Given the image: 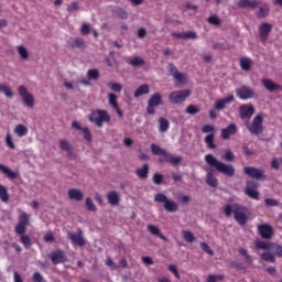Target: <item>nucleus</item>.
<instances>
[{
  "label": "nucleus",
  "instance_id": "obj_10",
  "mask_svg": "<svg viewBox=\"0 0 282 282\" xmlns=\"http://www.w3.org/2000/svg\"><path fill=\"white\" fill-rule=\"evenodd\" d=\"M162 105V94L154 93L148 100L147 113L155 116V108Z\"/></svg>",
  "mask_w": 282,
  "mask_h": 282
},
{
  "label": "nucleus",
  "instance_id": "obj_27",
  "mask_svg": "<svg viewBox=\"0 0 282 282\" xmlns=\"http://www.w3.org/2000/svg\"><path fill=\"white\" fill-rule=\"evenodd\" d=\"M239 65L242 72H250V69H252V65H254V62H252L250 57H242L239 59Z\"/></svg>",
  "mask_w": 282,
  "mask_h": 282
},
{
  "label": "nucleus",
  "instance_id": "obj_57",
  "mask_svg": "<svg viewBox=\"0 0 282 282\" xmlns=\"http://www.w3.org/2000/svg\"><path fill=\"white\" fill-rule=\"evenodd\" d=\"M152 181L154 182V184L160 185L164 181V175L155 173L153 174Z\"/></svg>",
  "mask_w": 282,
  "mask_h": 282
},
{
  "label": "nucleus",
  "instance_id": "obj_45",
  "mask_svg": "<svg viewBox=\"0 0 282 282\" xmlns=\"http://www.w3.org/2000/svg\"><path fill=\"white\" fill-rule=\"evenodd\" d=\"M182 156H173L169 154V159H165V162H170V164H173V166H177L182 163Z\"/></svg>",
  "mask_w": 282,
  "mask_h": 282
},
{
  "label": "nucleus",
  "instance_id": "obj_56",
  "mask_svg": "<svg viewBox=\"0 0 282 282\" xmlns=\"http://www.w3.org/2000/svg\"><path fill=\"white\" fill-rule=\"evenodd\" d=\"M91 32V26L88 24V23H84L80 28V33L84 35V36H87V34H90Z\"/></svg>",
  "mask_w": 282,
  "mask_h": 282
},
{
  "label": "nucleus",
  "instance_id": "obj_43",
  "mask_svg": "<svg viewBox=\"0 0 282 282\" xmlns=\"http://www.w3.org/2000/svg\"><path fill=\"white\" fill-rule=\"evenodd\" d=\"M20 241L26 249L30 248V246H32V239L30 238V236L25 234L20 235Z\"/></svg>",
  "mask_w": 282,
  "mask_h": 282
},
{
  "label": "nucleus",
  "instance_id": "obj_23",
  "mask_svg": "<svg viewBox=\"0 0 282 282\" xmlns=\"http://www.w3.org/2000/svg\"><path fill=\"white\" fill-rule=\"evenodd\" d=\"M68 197L73 202H83L85 194L78 188H70L68 189Z\"/></svg>",
  "mask_w": 282,
  "mask_h": 282
},
{
  "label": "nucleus",
  "instance_id": "obj_6",
  "mask_svg": "<svg viewBox=\"0 0 282 282\" xmlns=\"http://www.w3.org/2000/svg\"><path fill=\"white\" fill-rule=\"evenodd\" d=\"M247 129L251 135H261L263 133V115L258 113Z\"/></svg>",
  "mask_w": 282,
  "mask_h": 282
},
{
  "label": "nucleus",
  "instance_id": "obj_17",
  "mask_svg": "<svg viewBox=\"0 0 282 282\" xmlns=\"http://www.w3.org/2000/svg\"><path fill=\"white\" fill-rule=\"evenodd\" d=\"M68 239L72 241L74 246H79V248H83L85 246V237L83 229H78L77 234L69 231Z\"/></svg>",
  "mask_w": 282,
  "mask_h": 282
},
{
  "label": "nucleus",
  "instance_id": "obj_47",
  "mask_svg": "<svg viewBox=\"0 0 282 282\" xmlns=\"http://www.w3.org/2000/svg\"><path fill=\"white\" fill-rule=\"evenodd\" d=\"M200 109L196 105H189L187 106L185 113H189V116H195L199 113Z\"/></svg>",
  "mask_w": 282,
  "mask_h": 282
},
{
  "label": "nucleus",
  "instance_id": "obj_2",
  "mask_svg": "<svg viewBox=\"0 0 282 282\" xmlns=\"http://www.w3.org/2000/svg\"><path fill=\"white\" fill-rule=\"evenodd\" d=\"M223 210L227 217H231L234 214V218L239 226H246V224H248V216H246V213H248V207L239 203H235L232 205L226 204Z\"/></svg>",
  "mask_w": 282,
  "mask_h": 282
},
{
  "label": "nucleus",
  "instance_id": "obj_52",
  "mask_svg": "<svg viewBox=\"0 0 282 282\" xmlns=\"http://www.w3.org/2000/svg\"><path fill=\"white\" fill-rule=\"evenodd\" d=\"M200 248L204 252H206L210 257H213L215 254V251H213V249H210V246H208V243H206V242H200Z\"/></svg>",
  "mask_w": 282,
  "mask_h": 282
},
{
  "label": "nucleus",
  "instance_id": "obj_64",
  "mask_svg": "<svg viewBox=\"0 0 282 282\" xmlns=\"http://www.w3.org/2000/svg\"><path fill=\"white\" fill-rule=\"evenodd\" d=\"M264 204L267 206H279V200L273 199V198H265Z\"/></svg>",
  "mask_w": 282,
  "mask_h": 282
},
{
  "label": "nucleus",
  "instance_id": "obj_61",
  "mask_svg": "<svg viewBox=\"0 0 282 282\" xmlns=\"http://www.w3.org/2000/svg\"><path fill=\"white\" fill-rule=\"evenodd\" d=\"M188 39H192L193 41H195V39H197V33L194 31L184 32V40H188Z\"/></svg>",
  "mask_w": 282,
  "mask_h": 282
},
{
  "label": "nucleus",
  "instance_id": "obj_4",
  "mask_svg": "<svg viewBox=\"0 0 282 282\" xmlns=\"http://www.w3.org/2000/svg\"><path fill=\"white\" fill-rule=\"evenodd\" d=\"M89 122H94L96 127L101 128L102 122H111V116L107 110H95L88 117Z\"/></svg>",
  "mask_w": 282,
  "mask_h": 282
},
{
  "label": "nucleus",
  "instance_id": "obj_8",
  "mask_svg": "<svg viewBox=\"0 0 282 282\" xmlns=\"http://www.w3.org/2000/svg\"><path fill=\"white\" fill-rule=\"evenodd\" d=\"M202 133H209L205 137V144H207V148L217 149V145L215 144V126L204 124L202 127Z\"/></svg>",
  "mask_w": 282,
  "mask_h": 282
},
{
  "label": "nucleus",
  "instance_id": "obj_49",
  "mask_svg": "<svg viewBox=\"0 0 282 282\" xmlns=\"http://www.w3.org/2000/svg\"><path fill=\"white\" fill-rule=\"evenodd\" d=\"M83 138L86 140V142H91L94 137L91 135V131H89V128L82 129Z\"/></svg>",
  "mask_w": 282,
  "mask_h": 282
},
{
  "label": "nucleus",
  "instance_id": "obj_29",
  "mask_svg": "<svg viewBox=\"0 0 282 282\" xmlns=\"http://www.w3.org/2000/svg\"><path fill=\"white\" fill-rule=\"evenodd\" d=\"M206 184L208 186H210L212 188H217V186H219V181L217 180V177H215V175L213 174V172H208L206 174Z\"/></svg>",
  "mask_w": 282,
  "mask_h": 282
},
{
  "label": "nucleus",
  "instance_id": "obj_20",
  "mask_svg": "<svg viewBox=\"0 0 282 282\" xmlns=\"http://www.w3.org/2000/svg\"><path fill=\"white\" fill-rule=\"evenodd\" d=\"M237 131H239L237 123H230L227 128L220 130V138L223 140H230V135H237Z\"/></svg>",
  "mask_w": 282,
  "mask_h": 282
},
{
  "label": "nucleus",
  "instance_id": "obj_28",
  "mask_svg": "<svg viewBox=\"0 0 282 282\" xmlns=\"http://www.w3.org/2000/svg\"><path fill=\"white\" fill-rule=\"evenodd\" d=\"M171 129V122L164 117L159 118V131L160 133H166Z\"/></svg>",
  "mask_w": 282,
  "mask_h": 282
},
{
  "label": "nucleus",
  "instance_id": "obj_63",
  "mask_svg": "<svg viewBox=\"0 0 282 282\" xmlns=\"http://www.w3.org/2000/svg\"><path fill=\"white\" fill-rule=\"evenodd\" d=\"M56 238H54V234H52V231H48L45 236H44V241L46 243H50L52 241H55Z\"/></svg>",
  "mask_w": 282,
  "mask_h": 282
},
{
  "label": "nucleus",
  "instance_id": "obj_22",
  "mask_svg": "<svg viewBox=\"0 0 282 282\" xmlns=\"http://www.w3.org/2000/svg\"><path fill=\"white\" fill-rule=\"evenodd\" d=\"M108 204L111 206H120V194L116 191H110L106 195Z\"/></svg>",
  "mask_w": 282,
  "mask_h": 282
},
{
  "label": "nucleus",
  "instance_id": "obj_24",
  "mask_svg": "<svg viewBox=\"0 0 282 282\" xmlns=\"http://www.w3.org/2000/svg\"><path fill=\"white\" fill-rule=\"evenodd\" d=\"M148 231L150 232V235H153L154 237H159V239H161L162 241H169V238H166L164 235H162V230H160V228L155 227V225H148L147 226Z\"/></svg>",
  "mask_w": 282,
  "mask_h": 282
},
{
  "label": "nucleus",
  "instance_id": "obj_19",
  "mask_svg": "<svg viewBox=\"0 0 282 282\" xmlns=\"http://www.w3.org/2000/svg\"><path fill=\"white\" fill-rule=\"evenodd\" d=\"M48 257L53 265H58V263H65V261H67V258L65 257V251L61 249L52 251Z\"/></svg>",
  "mask_w": 282,
  "mask_h": 282
},
{
  "label": "nucleus",
  "instance_id": "obj_48",
  "mask_svg": "<svg viewBox=\"0 0 282 282\" xmlns=\"http://www.w3.org/2000/svg\"><path fill=\"white\" fill-rule=\"evenodd\" d=\"M86 208L89 210V213H96L97 208L94 204V200L90 197L86 198Z\"/></svg>",
  "mask_w": 282,
  "mask_h": 282
},
{
  "label": "nucleus",
  "instance_id": "obj_9",
  "mask_svg": "<svg viewBox=\"0 0 282 282\" xmlns=\"http://www.w3.org/2000/svg\"><path fill=\"white\" fill-rule=\"evenodd\" d=\"M30 225V216L28 213L22 212L19 216L18 225L14 227L15 235H25L28 226Z\"/></svg>",
  "mask_w": 282,
  "mask_h": 282
},
{
  "label": "nucleus",
  "instance_id": "obj_42",
  "mask_svg": "<svg viewBox=\"0 0 282 282\" xmlns=\"http://www.w3.org/2000/svg\"><path fill=\"white\" fill-rule=\"evenodd\" d=\"M261 259L262 261H267V263H276V258L270 252L262 253Z\"/></svg>",
  "mask_w": 282,
  "mask_h": 282
},
{
  "label": "nucleus",
  "instance_id": "obj_18",
  "mask_svg": "<svg viewBox=\"0 0 282 282\" xmlns=\"http://www.w3.org/2000/svg\"><path fill=\"white\" fill-rule=\"evenodd\" d=\"M258 234L262 239H271L274 237V229L268 224H261L258 226Z\"/></svg>",
  "mask_w": 282,
  "mask_h": 282
},
{
  "label": "nucleus",
  "instance_id": "obj_46",
  "mask_svg": "<svg viewBox=\"0 0 282 282\" xmlns=\"http://www.w3.org/2000/svg\"><path fill=\"white\" fill-rule=\"evenodd\" d=\"M87 76L89 80H98L100 78V72L98 69H89Z\"/></svg>",
  "mask_w": 282,
  "mask_h": 282
},
{
  "label": "nucleus",
  "instance_id": "obj_51",
  "mask_svg": "<svg viewBox=\"0 0 282 282\" xmlns=\"http://www.w3.org/2000/svg\"><path fill=\"white\" fill-rule=\"evenodd\" d=\"M6 144L9 149H17V145H14V142L12 141V134H10V132L7 133V137H6Z\"/></svg>",
  "mask_w": 282,
  "mask_h": 282
},
{
  "label": "nucleus",
  "instance_id": "obj_53",
  "mask_svg": "<svg viewBox=\"0 0 282 282\" xmlns=\"http://www.w3.org/2000/svg\"><path fill=\"white\" fill-rule=\"evenodd\" d=\"M174 79L178 82L180 85H184L186 83V75L183 73H176Z\"/></svg>",
  "mask_w": 282,
  "mask_h": 282
},
{
  "label": "nucleus",
  "instance_id": "obj_7",
  "mask_svg": "<svg viewBox=\"0 0 282 282\" xmlns=\"http://www.w3.org/2000/svg\"><path fill=\"white\" fill-rule=\"evenodd\" d=\"M191 97V90L184 89V90H175L170 93L169 100L172 102V105H182L186 100V98Z\"/></svg>",
  "mask_w": 282,
  "mask_h": 282
},
{
  "label": "nucleus",
  "instance_id": "obj_41",
  "mask_svg": "<svg viewBox=\"0 0 282 282\" xmlns=\"http://www.w3.org/2000/svg\"><path fill=\"white\" fill-rule=\"evenodd\" d=\"M109 105L113 109H118V96L113 93L108 94Z\"/></svg>",
  "mask_w": 282,
  "mask_h": 282
},
{
  "label": "nucleus",
  "instance_id": "obj_1",
  "mask_svg": "<svg viewBox=\"0 0 282 282\" xmlns=\"http://www.w3.org/2000/svg\"><path fill=\"white\" fill-rule=\"evenodd\" d=\"M239 10H258L256 11L257 19H265L270 17V4L259 0H239L236 3Z\"/></svg>",
  "mask_w": 282,
  "mask_h": 282
},
{
  "label": "nucleus",
  "instance_id": "obj_54",
  "mask_svg": "<svg viewBox=\"0 0 282 282\" xmlns=\"http://www.w3.org/2000/svg\"><path fill=\"white\" fill-rule=\"evenodd\" d=\"M207 21L210 23V25H221V20L217 15H210Z\"/></svg>",
  "mask_w": 282,
  "mask_h": 282
},
{
  "label": "nucleus",
  "instance_id": "obj_14",
  "mask_svg": "<svg viewBox=\"0 0 282 282\" xmlns=\"http://www.w3.org/2000/svg\"><path fill=\"white\" fill-rule=\"evenodd\" d=\"M236 96L240 98V100H250L254 98V89L248 87V86H240L236 89Z\"/></svg>",
  "mask_w": 282,
  "mask_h": 282
},
{
  "label": "nucleus",
  "instance_id": "obj_30",
  "mask_svg": "<svg viewBox=\"0 0 282 282\" xmlns=\"http://www.w3.org/2000/svg\"><path fill=\"white\" fill-rule=\"evenodd\" d=\"M137 177L139 180H148L149 178V164H144L142 167L137 169L135 171Z\"/></svg>",
  "mask_w": 282,
  "mask_h": 282
},
{
  "label": "nucleus",
  "instance_id": "obj_35",
  "mask_svg": "<svg viewBox=\"0 0 282 282\" xmlns=\"http://www.w3.org/2000/svg\"><path fill=\"white\" fill-rule=\"evenodd\" d=\"M1 173H4L10 180H17V173L10 170L8 166L0 164Z\"/></svg>",
  "mask_w": 282,
  "mask_h": 282
},
{
  "label": "nucleus",
  "instance_id": "obj_40",
  "mask_svg": "<svg viewBox=\"0 0 282 282\" xmlns=\"http://www.w3.org/2000/svg\"><path fill=\"white\" fill-rule=\"evenodd\" d=\"M144 63V59L140 56H134L132 59L129 61V65H131L132 67H142Z\"/></svg>",
  "mask_w": 282,
  "mask_h": 282
},
{
  "label": "nucleus",
  "instance_id": "obj_25",
  "mask_svg": "<svg viewBox=\"0 0 282 282\" xmlns=\"http://www.w3.org/2000/svg\"><path fill=\"white\" fill-rule=\"evenodd\" d=\"M151 152L153 155H162V158H164V160H169V152H166V150L160 148V145L152 143L150 145Z\"/></svg>",
  "mask_w": 282,
  "mask_h": 282
},
{
  "label": "nucleus",
  "instance_id": "obj_3",
  "mask_svg": "<svg viewBox=\"0 0 282 282\" xmlns=\"http://www.w3.org/2000/svg\"><path fill=\"white\" fill-rule=\"evenodd\" d=\"M205 162L212 169H216L218 173H221L227 177H235V166L217 160L213 154H206Z\"/></svg>",
  "mask_w": 282,
  "mask_h": 282
},
{
  "label": "nucleus",
  "instance_id": "obj_38",
  "mask_svg": "<svg viewBox=\"0 0 282 282\" xmlns=\"http://www.w3.org/2000/svg\"><path fill=\"white\" fill-rule=\"evenodd\" d=\"M0 93L4 94L7 98H12L14 96V93H12V88L8 86L7 84H0Z\"/></svg>",
  "mask_w": 282,
  "mask_h": 282
},
{
  "label": "nucleus",
  "instance_id": "obj_59",
  "mask_svg": "<svg viewBox=\"0 0 282 282\" xmlns=\"http://www.w3.org/2000/svg\"><path fill=\"white\" fill-rule=\"evenodd\" d=\"M239 254H241V257H246V262L247 263H252V259L250 258V254H248V250L240 248L239 249Z\"/></svg>",
  "mask_w": 282,
  "mask_h": 282
},
{
  "label": "nucleus",
  "instance_id": "obj_58",
  "mask_svg": "<svg viewBox=\"0 0 282 282\" xmlns=\"http://www.w3.org/2000/svg\"><path fill=\"white\" fill-rule=\"evenodd\" d=\"M116 14L119 19H129V13H127L122 8L117 9Z\"/></svg>",
  "mask_w": 282,
  "mask_h": 282
},
{
  "label": "nucleus",
  "instance_id": "obj_55",
  "mask_svg": "<svg viewBox=\"0 0 282 282\" xmlns=\"http://www.w3.org/2000/svg\"><path fill=\"white\" fill-rule=\"evenodd\" d=\"M108 87H110L112 91H117L118 94L122 91V85H120L119 83H109Z\"/></svg>",
  "mask_w": 282,
  "mask_h": 282
},
{
  "label": "nucleus",
  "instance_id": "obj_11",
  "mask_svg": "<svg viewBox=\"0 0 282 282\" xmlns=\"http://www.w3.org/2000/svg\"><path fill=\"white\" fill-rule=\"evenodd\" d=\"M18 91L23 100V104L32 109V107H34V95L28 91V88L25 86H19Z\"/></svg>",
  "mask_w": 282,
  "mask_h": 282
},
{
  "label": "nucleus",
  "instance_id": "obj_33",
  "mask_svg": "<svg viewBox=\"0 0 282 282\" xmlns=\"http://www.w3.org/2000/svg\"><path fill=\"white\" fill-rule=\"evenodd\" d=\"M0 200L4 204L10 202V194H8V188L3 184H0Z\"/></svg>",
  "mask_w": 282,
  "mask_h": 282
},
{
  "label": "nucleus",
  "instance_id": "obj_37",
  "mask_svg": "<svg viewBox=\"0 0 282 282\" xmlns=\"http://www.w3.org/2000/svg\"><path fill=\"white\" fill-rule=\"evenodd\" d=\"M181 235L184 241H186L187 243H193L195 241V235L193 234V231L183 230Z\"/></svg>",
  "mask_w": 282,
  "mask_h": 282
},
{
  "label": "nucleus",
  "instance_id": "obj_21",
  "mask_svg": "<svg viewBox=\"0 0 282 282\" xmlns=\"http://www.w3.org/2000/svg\"><path fill=\"white\" fill-rule=\"evenodd\" d=\"M234 101H235V95H229L226 98L216 100L214 104V109H216L217 111H221L224 110L226 105H230V102H234Z\"/></svg>",
  "mask_w": 282,
  "mask_h": 282
},
{
  "label": "nucleus",
  "instance_id": "obj_34",
  "mask_svg": "<svg viewBox=\"0 0 282 282\" xmlns=\"http://www.w3.org/2000/svg\"><path fill=\"white\" fill-rule=\"evenodd\" d=\"M149 91H150L149 85L143 84L139 88L135 89L134 98H140V96H144V95L149 94Z\"/></svg>",
  "mask_w": 282,
  "mask_h": 282
},
{
  "label": "nucleus",
  "instance_id": "obj_12",
  "mask_svg": "<svg viewBox=\"0 0 282 282\" xmlns=\"http://www.w3.org/2000/svg\"><path fill=\"white\" fill-rule=\"evenodd\" d=\"M243 173L245 175H248V177H251L252 180H262V181L267 180L265 174H263V170H259L257 167L245 166Z\"/></svg>",
  "mask_w": 282,
  "mask_h": 282
},
{
  "label": "nucleus",
  "instance_id": "obj_50",
  "mask_svg": "<svg viewBox=\"0 0 282 282\" xmlns=\"http://www.w3.org/2000/svg\"><path fill=\"white\" fill-rule=\"evenodd\" d=\"M271 250L276 254V257H282V246L281 245H276V243L272 242Z\"/></svg>",
  "mask_w": 282,
  "mask_h": 282
},
{
  "label": "nucleus",
  "instance_id": "obj_62",
  "mask_svg": "<svg viewBox=\"0 0 282 282\" xmlns=\"http://www.w3.org/2000/svg\"><path fill=\"white\" fill-rule=\"evenodd\" d=\"M79 4L78 2L74 1L70 2L69 6L67 7V12H76V10H78Z\"/></svg>",
  "mask_w": 282,
  "mask_h": 282
},
{
  "label": "nucleus",
  "instance_id": "obj_36",
  "mask_svg": "<svg viewBox=\"0 0 282 282\" xmlns=\"http://www.w3.org/2000/svg\"><path fill=\"white\" fill-rule=\"evenodd\" d=\"M18 54L22 61H28L30 58V53L28 52V48L23 45L17 46Z\"/></svg>",
  "mask_w": 282,
  "mask_h": 282
},
{
  "label": "nucleus",
  "instance_id": "obj_31",
  "mask_svg": "<svg viewBox=\"0 0 282 282\" xmlns=\"http://www.w3.org/2000/svg\"><path fill=\"white\" fill-rule=\"evenodd\" d=\"M59 149L61 151H66L68 156L74 155V149L72 148V144H69V141L67 140H59Z\"/></svg>",
  "mask_w": 282,
  "mask_h": 282
},
{
  "label": "nucleus",
  "instance_id": "obj_39",
  "mask_svg": "<svg viewBox=\"0 0 282 282\" xmlns=\"http://www.w3.org/2000/svg\"><path fill=\"white\" fill-rule=\"evenodd\" d=\"M256 248H257V250H271L272 242H265L262 240H258V241H256Z\"/></svg>",
  "mask_w": 282,
  "mask_h": 282
},
{
  "label": "nucleus",
  "instance_id": "obj_16",
  "mask_svg": "<svg viewBox=\"0 0 282 282\" xmlns=\"http://www.w3.org/2000/svg\"><path fill=\"white\" fill-rule=\"evenodd\" d=\"M254 116V106L252 104L246 105L239 107V118L241 120H250Z\"/></svg>",
  "mask_w": 282,
  "mask_h": 282
},
{
  "label": "nucleus",
  "instance_id": "obj_15",
  "mask_svg": "<svg viewBox=\"0 0 282 282\" xmlns=\"http://www.w3.org/2000/svg\"><path fill=\"white\" fill-rule=\"evenodd\" d=\"M272 33V24L268 22H262L259 25V36L261 43H265L268 39H270V34Z\"/></svg>",
  "mask_w": 282,
  "mask_h": 282
},
{
  "label": "nucleus",
  "instance_id": "obj_5",
  "mask_svg": "<svg viewBox=\"0 0 282 282\" xmlns=\"http://www.w3.org/2000/svg\"><path fill=\"white\" fill-rule=\"evenodd\" d=\"M154 202H158V204H164V208L167 213H177L180 209V206L174 200L169 199L166 195L162 193H158L154 196Z\"/></svg>",
  "mask_w": 282,
  "mask_h": 282
},
{
  "label": "nucleus",
  "instance_id": "obj_60",
  "mask_svg": "<svg viewBox=\"0 0 282 282\" xmlns=\"http://www.w3.org/2000/svg\"><path fill=\"white\" fill-rule=\"evenodd\" d=\"M32 281L33 282H45V279L43 278V274H41V272H35V273H33Z\"/></svg>",
  "mask_w": 282,
  "mask_h": 282
},
{
  "label": "nucleus",
  "instance_id": "obj_32",
  "mask_svg": "<svg viewBox=\"0 0 282 282\" xmlns=\"http://www.w3.org/2000/svg\"><path fill=\"white\" fill-rule=\"evenodd\" d=\"M14 133L18 135V138H25V135H28V133H29L28 127L19 123L14 128Z\"/></svg>",
  "mask_w": 282,
  "mask_h": 282
},
{
  "label": "nucleus",
  "instance_id": "obj_44",
  "mask_svg": "<svg viewBox=\"0 0 282 282\" xmlns=\"http://www.w3.org/2000/svg\"><path fill=\"white\" fill-rule=\"evenodd\" d=\"M70 47L73 48H83L85 47V40L80 37H75L74 41L70 44Z\"/></svg>",
  "mask_w": 282,
  "mask_h": 282
},
{
  "label": "nucleus",
  "instance_id": "obj_13",
  "mask_svg": "<svg viewBox=\"0 0 282 282\" xmlns=\"http://www.w3.org/2000/svg\"><path fill=\"white\" fill-rule=\"evenodd\" d=\"M259 188V183L254 181L247 182V186L245 188V194L250 197L251 199H256V202H259V191L254 189Z\"/></svg>",
  "mask_w": 282,
  "mask_h": 282
},
{
  "label": "nucleus",
  "instance_id": "obj_26",
  "mask_svg": "<svg viewBox=\"0 0 282 282\" xmlns=\"http://www.w3.org/2000/svg\"><path fill=\"white\" fill-rule=\"evenodd\" d=\"M262 85L265 87L268 91H276V89H280L282 91V87L279 86V84H275L272 82V79L264 78L262 79Z\"/></svg>",
  "mask_w": 282,
  "mask_h": 282
}]
</instances>
